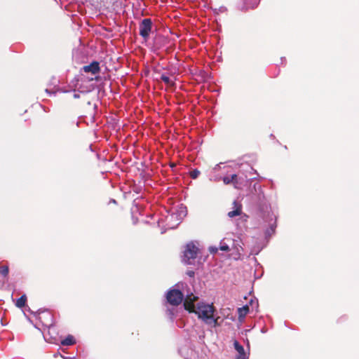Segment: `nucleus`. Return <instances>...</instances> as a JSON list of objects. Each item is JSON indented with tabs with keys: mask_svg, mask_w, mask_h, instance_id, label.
<instances>
[{
	"mask_svg": "<svg viewBox=\"0 0 359 359\" xmlns=\"http://www.w3.org/2000/svg\"><path fill=\"white\" fill-rule=\"evenodd\" d=\"M187 275H188L189 276H190V277H193V276H194V271H189L187 272Z\"/></svg>",
	"mask_w": 359,
	"mask_h": 359,
	"instance_id": "27",
	"label": "nucleus"
},
{
	"mask_svg": "<svg viewBox=\"0 0 359 359\" xmlns=\"http://www.w3.org/2000/svg\"><path fill=\"white\" fill-rule=\"evenodd\" d=\"M218 250H219V247L217 248L216 246H210L209 248V251L211 254H215L217 252Z\"/></svg>",
	"mask_w": 359,
	"mask_h": 359,
	"instance_id": "24",
	"label": "nucleus"
},
{
	"mask_svg": "<svg viewBox=\"0 0 359 359\" xmlns=\"http://www.w3.org/2000/svg\"><path fill=\"white\" fill-rule=\"evenodd\" d=\"M219 168H220L219 164H217V165H216L214 167L213 170L216 171V170H217Z\"/></svg>",
	"mask_w": 359,
	"mask_h": 359,
	"instance_id": "29",
	"label": "nucleus"
},
{
	"mask_svg": "<svg viewBox=\"0 0 359 359\" xmlns=\"http://www.w3.org/2000/svg\"><path fill=\"white\" fill-rule=\"evenodd\" d=\"M268 220L269 227L265 231V235L266 238L271 236L275 232V229L276 227V216L273 213H269L268 215Z\"/></svg>",
	"mask_w": 359,
	"mask_h": 359,
	"instance_id": "11",
	"label": "nucleus"
},
{
	"mask_svg": "<svg viewBox=\"0 0 359 359\" xmlns=\"http://www.w3.org/2000/svg\"><path fill=\"white\" fill-rule=\"evenodd\" d=\"M177 216V219L181 222L183 218L187 215V210L185 206L181 205L179 208L173 212Z\"/></svg>",
	"mask_w": 359,
	"mask_h": 359,
	"instance_id": "13",
	"label": "nucleus"
},
{
	"mask_svg": "<svg viewBox=\"0 0 359 359\" xmlns=\"http://www.w3.org/2000/svg\"><path fill=\"white\" fill-rule=\"evenodd\" d=\"M236 359H248L247 354L245 355H236Z\"/></svg>",
	"mask_w": 359,
	"mask_h": 359,
	"instance_id": "25",
	"label": "nucleus"
},
{
	"mask_svg": "<svg viewBox=\"0 0 359 359\" xmlns=\"http://www.w3.org/2000/svg\"><path fill=\"white\" fill-rule=\"evenodd\" d=\"M8 267L7 266H0V274L4 277L7 276L8 274Z\"/></svg>",
	"mask_w": 359,
	"mask_h": 359,
	"instance_id": "20",
	"label": "nucleus"
},
{
	"mask_svg": "<svg viewBox=\"0 0 359 359\" xmlns=\"http://www.w3.org/2000/svg\"><path fill=\"white\" fill-rule=\"evenodd\" d=\"M248 312L249 306L248 305L238 309V319L241 322L243 320Z\"/></svg>",
	"mask_w": 359,
	"mask_h": 359,
	"instance_id": "14",
	"label": "nucleus"
},
{
	"mask_svg": "<svg viewBox=\"0 0 359 359\" xmlns=\"http://www.w3.org/2000/svg\"><path fill=\"white\" fill-rule=\"evenodd\" d=\"M75 343V339L73 336L68 335L65 339H64L61 344L63 346H71Z\"/></svg>",
	"mask_w": 359,
	"mask_h": 359,
	"instance_id": "17",
	"label": "nucleus"
},
{
	"mask_svg": "<svg viewBox=\"0 0 359 359\" xmlns=\"http://www.w3.org/2000/svg\"><path fill=\"white\" fill-rule=\"evenodd\" d=\"M111 203H116L115 200L111 201Z\"/></svg>",
	"mask_w": 359,
	"mask_h": 359,
	"instance_id": "33",
	"label": "nucleus"
},
{
	"mask_svg": "<svg viewBox=\"0 0 359 359\" xmlns=\"http://www.w3.org/2000/svg\"><path fill=\"white\" fill-rule=\"evenodd\" d=\"M111 203H116L115 200L111 201Z\"/></svg>",
	"mask_w": 359,
	"mask_h": 359,
	"instance_id": "34",
	"label": "nucleus"
},
{
	"mask_svg": "<svg viewBox=\"0 0 359 359\" xmlns=\"http://www.w3.org/2000/svg\"><path fill=\"white\" fill-rule=\"evenodd\" d=\"M177 288L170 290L166 294V299L169 304L173 306L180 305L185 299L187 292L192 293L188 286L184 283H178Z\"/></svg>",
	"mask_w": 359,
	"mask_h": 359,
	"instance_id": "2",
	"label": "nucleus"
},
{
	"mask_svg": "<svg viewBox=\"0 0 359 359\" xmlns=\"http://www.w3.org/2000/svg\"><path fill=\"white\" fill-rule=\"evenodd\" d=\"M219 180V178H218V177H215L214 179L210 178V180H214V181H218Z\"/></svg>",
	"mask_w": 359,
	"mask_h": 359,
	"instance_id": "30",
	"label": "nucleus"
},
{
	"mask_svg": "<svg viewBox=\"0 0 359 359\" xmlns=\"http://www.w3.org/2000/svg\"><path fill=\"white\" fill-rule=\"evenodd\" d=\"M259 250H256L255 249H253V250H252V252H251V254H255V255H257V254H258V253H259Z\"/></svg>",
	"mask_w": 359,
	"mask_h": 359,
	"instance_id": "28",
	"label": "nucleus"
},
{
	"mask_svg": "<svg viewBox=\"0 0 359 359\" xmlns=\"http://www.w3.org/2000/svg\"><path fill=\"white\" fill-rule=\"evenodd\" d=\"M233 205V210L229 211L227 214L228 217L233 218L234 217L239 216L240 220L245 222L248 216L242 212V205L236 201H234Z\"/></svg>",
	"mask_w": 359,
	"mask_h": 359,
	"instance_id": "7",
	"label": "nucleus"
},
{
	"mask_svg": "<svg viewBox=\"0 0 359 359\" xmlns=\"http://www.w3.org/2000/svg\"><path fill=\"white\" fill-rule=\"evenodd\" d=\"M233 346H234L236 351L238 353L237 355L247 354L245 351L243 346L241 344H240L237 341H234Z\"/></svg>",
	"mask_w": 359,
	"mask_h": 359,
	"instance_id": "16",
	"label": "nucleus"
},
{
	"mask_svg": "<svg viewBox=\"0 0 359 359\" xmlns=\"http://www.w3.org/2000/svg\"><path fill=\"white\" fill-rule=\"evenodd\" d=\"M35 316L43 325L50 327L53 325V316L50 312L43 311L35 314Z\"/></svg>",
	"mask_w": 359,
	"mask_h": 359,
	"instance_id": "10",
	"label": "nucleus"
},
{
	"mask_svg": "<svg viewBox=\"0 0 359 359\" xmlns=\"http://www.w3.org/2000/svg\"><path fill=\"white\" fill-rule=\"evenodd\" d=\"M200 175V171L197 169L193 170L190 172V176L192 179H196Z\"/></svg>",
	"mask_w": 359,
	"mask_h": 359,
	"instance_id": "23",
	"label": "nucleus"
},
{
	"mask_svg": "<svg viewBox=\"0 0 359 359\" xmlns=\"http://www.w3.org/2000/svg\"><path fill=\"white\" fill-rule=\"evenodd\" d=\"M97 80V77L88 79V81L81 80L80 83H78V91L81 93H87L91 92L94 87L93 84L89 83V81Z\"/></svg>",
	"mask_w": 359,
	"mask_h": 359,
	"instance_id": "8",
	"label": "nucleus"
},
{
	"mask_svg": "<svg viewBox=\"0 0 359 359\" xmlns=\"http://www.w3.org/2000/svg\"><path fill=\"white\" fill-rule=\"evenodd\" d=\"M152 21L150 18H144L140 23V35L147 41L152 29Z\"/></svg>",
	"mask_w": 359,
	"mask_h": 359,
	"instance_id": "6",
	"label": "nucleus"
},
{
	"mask_svg": "<svg viewBox=\"0 0 359 359\" xmlns=\"http://www.w3.org/2000/svg\"><path fill=\"white\" fill-rule=\"evenodd\" d=\"M161 79L166 84L168 85H172L173 82L171 81L169 76L162 74L161 76Z\"/></svg>",
	"mask_w": 359,
	"mask_h": 359,
	"instance_id": "21",
	"label": "nucleus"
},
{
	"mask_svg": "<svg viewBox=\"0 0 359 359\" xmlns=\"http://www.w3.org/2000/svg\"><path fill=\"white\" fill-rule=\"evenodd\" d=\"M165 230H162V231H161V233H165Z\"/></svg>",
	"mask_w": 359,
	"mask_h": 359,
	"instance_id": "31",
	"label": "nucleus"
},
{
	"mask_svg": "<svg viewBox=\"0 0 359 359\" xmlns=\"http://www.w3.org/2000/svg\"><path fill=\"white\" fill-rule=\"evenodd\" d=\"M260 0H243L244 9L254 8L257 6Z\"/></svg>",
	"mask_w": 359,
	"mask_h": 359,
	"instance_id": "15",
	"label": "nucleus"
},
{
	"mask_svg": "<svg viewBox=\"0 0 359 359\" xmlns=\"http://www.w3.org/2000/svg\"><path fill=\"white\" fill-rule=\"evenodd\" d=\"M26 300V296L22 295L17 299L15 305L19 308H22L25 305Z\"/></svg>",
	"mask_w": 359,
	"mask_h": 359,
	"instance_id": "19",
	"label": "nucleus"
},
{
	"mask_svg": "<svg viewBox=\"0 0 359 359\" xmlns=\"http://www.w3.org/2000/svg\"><path fill=\"white\" fill-rule=\"evenodd\" d=\"M197 299L198 297L193 293L189 294L187 292L184 303L185 309L195 313L205 324L210 323L212 320V316L215 313V306L212 304L205 302H198L195 305L194 302Z\"/></svg>",
	"mask_w": 359,
	"mask_h": 359,
	"instance_id": "1",
	"label": "nucleus"
},
{
	"mask_svg": "<svg viewBox=\"0 0 359 359\" xmlns=\"http://www.w3.org/2000/svg\"><path fill=\"white\" fill-rule=\"evenodd\" d=\"M220 319L219 316L215 315V313L212 316V320L210 323H207L206 325H210L211 327H216L220 325Z\"/></svg>",
	"mask_w": 359,
	"mask_h": 359,
	"instance_id": "18",
	"label": "nucleus"
},
{
	"mask_svg": "<svg viewBox=\"0 0 359 359\" xmlns=\"http://www.w3.org/2000/svg\"><path fill=\"white\" fill-rule=\"evenodd\" d=\"M198 248L193 243L187 245L184 255L182 257V262L187 264H192L197 256Z\"/></svg>",
	"mask_w": 359,
	"mask_h": 359,
	"instance_id": "4",
	"label": "nucleus"
},
{
	"mask_svg": "<svg viewBox=\"0 0 359 359\" xmlns=\"http://www.w3.org/2000/svg\"><path fill=\"white\" fill-rule=\"evenodd\" d=\"M164 222L166 229H175L181 222L177 219V216L173 212L168 213L165 216V219L161 218L158 221V225L160 226L161 224Z\"/></svg>",
	"mask_w": 359,
	"mask_h": 359,
	"instance_id": "5",
	"label": "nucleus"
},
{
	"mask_svg": "<svg viewBox=\"0 0 359 359\" xmlns=\"http://www.w3.org/2000/svg\"><path fill=\"white\" fill-rule=\"evenodd\" d=\"M80 93H79V91H78V93H77V92H76V91L74 90V91L73 92V95H72V96H73V97H74V99H78V98H79V97H80Z\"/></svg>",
	"mask_w": 359,
	"mask_h": 359,
	"instance_id": "26",
	"label": "nucleus"
},
{
	"mask_svg": "<svg viewBox=\"0 0 359 359\" xmlns=\"http://www.w3.org/2000/svg\"><path fill=\"white\" fill-rule=\"evenodd\" d=\"M231 180L233 187L236 189H241L246 184L247 177L240 174H232Z\"/></svg>",
	"mask_w": 359,
	"mask_h": 359,
	"instance_id": "9",
	"label": "nucleus"
},
{
	"mask_svg": "<svg viewBox=\"0 0 359 359\" xmlns=\"http://www.w3.org/2000/svg\"><path fill=\"white\" fill-rule=\"evenodd\" d=\"M243 243L240 236L236 239L233 234H229L224 238L219 243V250L224 252L234 250L238 255L243 251Z\"/></svg>",
	"mask_w": 359,
	"mask_h": 359,
	"instance_id": "3",
	"label": "nucleus"
},
{
	"mask_svg": "<svg viewBox=\"0 0 359 359\" xmlns=\"http://www.w3.org/2000/svg\"><path fill=\"white\" fill-rule=\"evenodd\" d=\"M46 92L48 93H50V92L48 91V89L46 90Z\"/></svg>",
	"mask_w": 359,
	"mask_h": 359,
	"instance_id": "32",
	"label": "nucleus"
},
{
	"mask_svg": "<svg viewBox=\"0 0 359 359\" xmlns=\"http://www.w3.org/2000/svg\"><path fill=\"white\" fill-rule=\"evenodd\" d=\"M222 181H223L224 184H226V185L233 184V180H231V175L224 176L222 178Z\"/></svg>",
	"mask_w": 359,
	"mask_h": 359,
	"instance_id": "22",
	"label": "nucleus"
},
{
	"mask_svg": "<svg viewBox=\"0 0 359 359\" xmlns=\"http://www.w3.org/2000/svg\"><path fill=\"white\" fill-rule=\"evenodd\" d=\"M82 70L85 73H91L93 75H95L100 71V63L97 61H93L90 65L83 66Z\"/></svg>",
	"mask_w": 359,
	"mask_h": 359,
	"instance_id": "12",
	"label": "nucleus"
}]
</instances>
